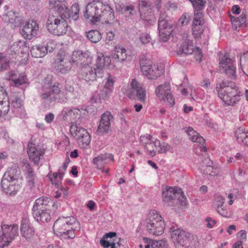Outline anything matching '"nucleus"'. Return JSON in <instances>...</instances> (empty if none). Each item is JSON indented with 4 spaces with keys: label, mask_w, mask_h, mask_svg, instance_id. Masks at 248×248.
<instances>
[{
    "label": "nucleus",
    "mask_w": 248,
    "mask_h": 248,
    "mask_svg": "<svg viewBox=\"0 0 248 248\" xmlns=\"http://www.w3.org/2000/svg\"><path fill=\"white\" fill-rule=\"evenodd\" d=\"M53 27L54 28L51 27L49 32L54 35L60 36L66 33L68 25L64 18H61L60 22Z\"/></svg>",
    "instance_id": "obj_29"
},
{
    "label": "nucleus",
    "mask_w": 248,
    "mask_h": 248,
    "mask_svg": "<svg viewBox=\"0 0 248 248\" xmlns=\"http://www.w3.org/2000/svg\"><path fill=\"white\" fill-rule=\"evenodd\" d=\"M9 60L6 57L0 56V71L6 69L9 66Z\"/></svg>",
    "instance_id": "obj_53"
},
{
    "label": "nucleus",
    "mask_w": 248,
    "mask_h": 248,
    "mask_svg": "<svg viewBox=\"0 0 248 248\" xmlns=\"http://www.w3.org/2000/svg\"><path fill=\"white\" fill-rule=\"evenodd\" d=\"M194 48L192 41L187 40L181 45L178 51V54H191L194 52Z\"/></svg>",
    "instance_id": "obj_35"
},
{
    "label": "nucleus",
    "mask_w": 248,
    "mask_h": 248,
    "mask_svg": "<svg viewBox=\"0 0 248 248\" xmlns=\"http://www.w3.org/2000/svg\"><path fill=\"white\" fill-rule=\"evenodd\" d=\"M237 141L248 146V132L243 127L238 128L235 132Z\"/></svg>",
    "instance_id": "obj_32"
},
{
    "label": "nucleus",
    "mask_w": 248,
    "mask_h": 248,
    "mask_svg": "<svg viewBox=\"0 0 248 248\" xmlns=\"http://www.w3.org/2000/svg\"><path fill=\"white\" fill-rule=\"evenodd\" d=\"M51 203L49 198L42 197L36 200L32 208V215L37 221L48 222L51 219L47 207Z\"/></svg>",
    "instance_id": "obj_5"
},
{
    "label": "nucleus",
    "mask_w": 248,
    "mask_h": 248,
    "mask_svg": "<svg viewBox=\"0 0 248 248\" xmlns=\"http://www.w3.org/2000/svg\"><path fill=\"white\" fill-rule=\"evenodd\" d=\"M12 104L16 108H20L22 106V100L17 96H14L12 99Z\"/></svg>",
    "instance_id": "obj_59"
},
{
    "label": "nucleus",
    "mask_w": 248,
    "mask_h": 248,
    "mask_svg": "<svg viewBox=\"0 0 248 248\" xmlns=\"http://www.w3.org/2000/svg\"><path fill=\"white\" fill-rule=\"evenodd\" d=\"M61 20V18H59L57 15H54L52 11H50L46 21V28L48 31H50L51 27L54 28V25H57Z\"/></svg>",
    "instance_id": "obj_40"
},
{
    "label": "nucleus",
    "mask_w": 248,
    "mask_h": 248,
    "mask_svg": "<svg viewBox=\"0 0 248 248\" xmlns=\"http://www.w3.org/2000/svg\"><path fill=\"white\" fill-rule=\"evenodd\" d=\"M154 145L155 149L159 148V149H157V150H156V149L154 148L150 149L149 147L147 148L148 154L151 156H155L156 154L166 153L170 148V146L168 143L163 142L161 144L160 141L157 139L154 141Z\"/></svg>",
    "instance_id": "obj_26"
},
{
    "label": "nucleus",
    "mask_w": 248,
    "mask_h": 248,
    "mask_svg": "<svg viewBox=\"0 0 248 248\" xmlns=\"http://www.w3.org/2000/svg\"><path fill=\"white\" fill-rule=\"evenodd\" d=\"M81 130H86L81 127L79 125L76 124H72L70 126V132L71 134L77 139L78 137L80 136L82 134Z\"/></svg>",
    "instance_id": "obj_42"
},
{
    "label": "nucleus",
    "mask_w": 248,
    "mask_h": 248,
    "mask_svg": "<svg viewBox=\"0 0 248 248\" xmlns=\"http://www.w3.org/2000/svg\"><path fill=\"white\" fill-rule=\"evenodd\" d=\"M192 24H204L203 14L202 12H194Z\"/></svg>",
    "instance_id": "obj_50"
},
{
    "label": "nucleus",
    "mask_w": 248,
    "mask_h": 248,
    "mask_svg": "<svg viewBox=\"0 0 248 248\" xmlns=\"http://www.w3.org/2000/svg\"><path fill=\"white\" fill-rule=\"evenodd\" d=\"M220 71L221 73L226 74L228 77L236 76V67L234 61L230 58L227 54H225L219 59Z\"/></svg>",
    "instance_id": "obj_12"
},
{
    "label": "nucleus",
    "mask_w": 248,
    "mask_h": 248,
    "mask_svg": "<svg viewBox=\"0 0 248 248\" xmlns=\"http://www.w3.org/2000/svg\"><path fill=\"white\" fill-rule=\"evenodd\" d=\"M26 171V186L29 189H32L35 185L36 176L32 168L28 162H25L23 165Z\"/></svg>",
    "instance_id": "obj_25"
},
{
    "label": "nucleus",
    "mask_w": 248,
    "mask_h": 248,
    "mask_svg": "<svg viewBox=\"0 0 248 248\" xmlns=\"http://www.w3.org/2000/svg\"><path fill=\"white\" fill-rule=\"evenodd\" d=\"M10 78H13L14 77L17 78H26V75L24 72L20 71L18 69H16L11 71L10 73Z\"/></svg>",
    "instance_id": "obj_58"
},
{
    "label": "nucleus",
    "mask_w": 248,
    "mask_h": 248,
    "mask_svg": "<svg viewBox=\"0 0 248 248\" xmlns=\"http://www.w3.org/2000/svg\"><path fill=\"white\" fill-rule=\"evenodd\" d=\"M195 52V58L196 60V61H201L202 57V51L201 49H200L199 47H196L195 49L194 50V52Z\"/></svg>",
    "instance_id": "obj_63"
},
{
    "label": "nucleus",
    "mask_w": 248,
    "mask_h": 248,
    "mask_svg": "<svg viewBox=\"0 0 248 248\" xmlns=\"http://www.w3.org/2000/svg\"><path fill=\"white\" fill-rule=\"evenodd\" d=\"M18 235V226L16 224L2 223L0 230V248H4Z\"/></svg>",
    "instance_id": "obj_6"
},
{
    "label": "nucleus",
    "mask_w": 248,
    "mask_h": 248,
    "mask_svg": "<svg viewBox=\"0 0 248 248\" xmlns=\"http://www.w3.org/2000/svg\"><path fill=\"white\" fill-rule=\"evenodd\" d=\"M113 160V155L112 154H105L94 157L93 162L98 169L102 170L108 161Z\"/></svg>",
    "instance_id": "obj_28"
},
{
    "label": "nucleus",
    "mask_w": 248,
    "mask_h": 248,
    "mask_svg": "<svg viewBox=\"0 0 248 248\" xmlns=\"http://www.w3.org/2000/svg\"><path fill=\"white\" fill-rule=\"evenodd\" d=\"M140 141L145 148L148 145L154 144V141L152 140V136L150 135L141 136L140 137Z\"/></svg>",
    "instance_id": "obj_48"
},
{
    "label": "nucleus",
    "mask_w": 248,
    "mask_h": 248,
    "mask_svg": "<svg viewBox=\"0 0 248 248\" xmlns=\"http://www.w3.org/2000/svg\"><path fill=\"white\" fill-rule=\"evenodd\" d=\"M179 188L166 186L162 189V194L163 202L168 206L175 204L176 198Z\"/></svg>",
    "instance_id": "obj_17"
},
{
    "label": "nucleus",
    "mask_w": 248,
    "mask_h": 248,
    "mask_svg": "<svg viewBox=\"0 0 248 248\" xmlns=\"http://www.w3.org/2000/svg\"><path fill=\"white\" fill-rule=\"evenodd\" d=\"M167 243L163 240L154 241L151 244L152 248H166Z\"/></svg>",
    "instance_id": "obj_55"
},
{
    "label": "nucleus",
    "mask_w": 248,
    "mask_h": 248,
    "mask_svg": "<svg viewBox=\"0 0 248 248\" xmlns=\"http://www.w3.org/2000/svg\"><path fill=\"white\" fill-rule=\"evenodd\" d=\"M27 78H13L10 81V84L12 86H15L21 89L26 87L27 83Z\"/></svg>",
    "instance_id": "obj_45"
},
{
    "label": "nucleus",
    "mask_w": 248,
    "mask_h": 248,
    "mask_svg": "<svg viewBox=\"0 0 248 248\" xmlns=\"http://www.w3.org/2000/svg\"><path fill=\"white\" fill-rule=\"evenodd\" d=\"M17 182L13 183H1V187L3 191L10 194V195H15L20 188L19 184H17Z\"/></svg>",
    "instance_id": "obj_31"
},
{
    "label": "nucleus",
    "mask_w": 248,
    "mask_h": 248,
    "mask_svg": "<svg viewBox=\"0 0 248 248\" xmlns=\"http://www.w3.org/2000/svg\"><path fill=\"white\" fill-rule=\"evenodd\" d=\"M126 51L124 47H116L115 53L112 55V58L117 62H123L127 58Z\"/></svg>",
    "instance_id": "obj_38"
},
{
    "label": "nucleus",
    "mask_w": 248,
    "mask_h": 248,
    "mask_svg": "<svg viewBox=\"0 0 248 248\" xmlns=\"http://www.w3.org/2000/svg\"><path fill=\"white\" fill-rule=\"evenodd\" d=\"M225 202V199L221 196H216L215 197L214 203L217 207L222 206Z\"/></svg>",
    "instance_id": "obj_60"
},
{
    "label": "nucleus",
    "mask_w": 248,
    "mask_h": 248,
    "mask_svg": "<svg viewBox=\"0 0 248 248\" xmlns=\"http://www.w3.org/2000/svg\"><path fill=\"white\" fill-rule=\"evenodd\" d=\"M113 119V116L109 111H106L101 117L100 123L96 132L99 135H104L110 130V122Z\"/></svg>",
    "instance_id": "obj_15"
},
{
    "label": "nucleus",
    "mask_w": 248,
    "mask_h": 248,
    "mask_svg": "<svg viewBox=\"0 0 248 248\" xmlns=\"http://www.w3.org/2000/svg\"><path fill=\"white\" fill-rule=\"evenodd\" d=\"M49 7L57 12L55 13L59 15L61 18H69L71 17L70 11L68 8L65 1L59 0H49Z\"/></svg>",
    "instance_id": "obj_14"
},
{
    "label": "nucleus",
    "mask_w": 248,
    "mask_h": 248,
    "mask_svg": "<svg viewBox=\"0 0 248 248\" xmlns=\"http://www.w3.org/2000/svg\"><path fill=\"white\" fill-rule=\"evenodd\" d=\"M140 18L145 25H153L155 22V17L153 14V7L148 0H140L138 5Z\"/></svg>",
    "instance_id": "obj_7"
},
{
    "label": "nucleus",
    "mask_w": 248,
    "mask_h": 248,
    "mask_svg": "<svg viewBox=\"0 0 248 248\" xmlns=\"http://www.w3.org/2000/svg\"><path fill=\"white\" fill-rule=\"evenodd\" d=\"M140 39L142 44H146L151 41V37L148 33L143 32L140 34Z\"/></svg>",
    "instance_id": "obj_57"
},
{
    "label": "nucleus",
    "mask_w": 248,
    "mask_h": 248,
    "mask_svg": "<svg viewBox=\"0 0 248 248\" xmlns=\"http://www.w3.org/2000/svg\"><path fill=\"white\" fill-rule=\"evenodd\" d=\"M103 7V3L100 0H93L89 2L84 14L85 18L93 23L100 21Z\"/></svg>",
    "instance_id": "obj_8"
},
{
    "label": "nucleus",
    "mask_w": 248,
    "mask_h": 248,
    "mask_svg": "<svg viewBox=\"0 0 248 248\" xmlns=\"http://www.w3.org/2000/svg\"><path fill=\"white\" fill-rule=\"evenodd\" d=\"M141 71L145 76H151L155 78H159L164 74L165 70L162 66H158L155 64L140 67Z\"/></svg>",
    "instance_id": "obj_21"
},
{
    "label": "nucleus",
    "mask_w": 248,
    "mask_h": 248,
    "mask_svg": "<svg viewBox=\"0 0 248 248\" xmlns=\"http://www.w3.org/2000/svg\"><path fill=\"white\" fill-rule=\"evenodd\" d=\"M134 10L135 6L133 5H130L122 8V11L123 13L126 14L127 12H128V16H129L133 15V12L134 11Z\"/></svg>",
    "instance_id": "obj_61"
},
{
    "label": "nucleus",
    "mask_w": 248,
    "mask_h": 248,
    "mask_svg": "<svg viewBox=\"0 0 248 248\" xmlns=\"http://www.w3.org/2000/svg\"><path fill=\"white\" fill-rule=\"evenodd\" d=\"M86 35L89 40L93 43L98 42L102 38V35L99 31L91 30L86 33Z\"/></svg>",
    "instance_id": "obj_39"
},
{
    "label": "nucleus",
    "mask_w": 248,
    "mask_h": 248,
    "mask_svg": "<svg viewBox=\"0 0 248 248\" xmlns=\"http://www.w3.org/2000/svg\"><path fill=\"white\" fill-rule=\"evenodd\" d=\"M92 58L89 56L87 53H83L82 51L76 50L73 52L71 60L72 62L77 64L82 65L81 68L84 66L89 65L91 62Z\"/></svg>",
    "instance_id": "obj_20"
},
{
    "label": "nucleus",
    "mask_w": 248,
    "mask_h": 248,
    "mask_svg": "<svg viewBox=\"0 0 248 248\" xmlns=\"http://www.w3.org/2000/svg\"><path fill=\"white\" fill-rule=\"evenodd\" d=\"M204 24H192V30L193 35L195 38L199 37L203 32V25Z\"/></svg>",
    "instance_id": "obj_44"
},
{
    "label": "nucleus",
    "mask_w": 248,
    "mask_h": 248,
    "mask_svg": "<svg viewBox=\"0 0 248 248\" xmlns=\"http://www.w3.org/2000/svg\"><path fill=\"white\" fill-rule=\"evenodd\" d=\"M64 174V172L62 171L61 169H60L59 170V174H58L57 172H54L52 174H48L47 176L52 184L57 185L58 183L56 182V180L57 179H61Z\"/></svg>",
    "instance_id": "obj_47"
},
{
    "label": "nucleus",
    "mask_w": 248,
    "mask_h": 248,
    "mask_svg": "<svg viewBox=\"0 0 248 248\" xmlns=\"http://www.w3.org/2000/svg\"><path fill=\"white\" fill-rule=\"evenodd\" d=\"M233 23L236 26H242L244 25L246 26L247 25L246 23V15L243 13L240 16L237 17L233 21Z\"/></svg>",
    "instance_id": "obj_51"
},
{
    "label": "nucleus",
    "mask_w": 248,
    "mask_h": 248,
    "mask_svg": "<svg viewBox=\"0 0 248 248\" xmlns=\"http://www.w3.org/2000/svg\"><path fill=\"white\" fill-rule=\"evenodd\" d=\"M18 170L16 168H11L8 170L4 174L1 183H13L18 180Z\"/></svg>",
    "instance_id": "obj_30"
},
{
    "label": "nucleus",
    "mask_w": 248,
    "mask_h": 248,
    "mask_svg": "<svg viewBox=\"0 0 248 248\" xmlns=\"http://www.w3.org/2000/svg\"><path fill=\"white\" fill-rule=\"evenodd\" d=\"M216 89L218 97L227 106H235L244 94L234 82L227 79L217 84Z\"/></svg>",
    "instance_id": "obj_1"
},
{
    "label": "nucleus",
    "mask_w": 248,
    "mask_h": 248,
    "mask_svg": "<svg viewBox=\"0 0 248 248\" xmlns=\"http://www.w3.org/2000/svg\"><path fill=\"white\" fill-rule=\"evenodd\" d=\"M146 231L151 234L155 236L161 235L165 229V223L159 212L155 210H151L146 219Z\"/></svg>",
    "instance_id": "obj_4"
},
{
    "label": "nucleus",
    "mask_w": 248,
    "mask_h": 248,
    "mask_svg": "<svg viewBox=\"0 0 248 248\" xmlns=\"http://www.w3.org/2000/svg\"><path fill=\"white\" fill-rule=\"evenodd\" d=\"M43 86L42 92L40 93V96L42 100L48 101L51 103L55 101L54 93L52 92V83L51 79L49 78H45Z\"/></svg>",
    "instance_id": "obj_18"
},
{
    "label": "nucleus",
    "mask_w": 248,
    "mask_h": 248,
    "mask_svg": "<svg viewBox=\"0 0 248 248\" xmlns=\"http://www.w3.org/2000/svg\"><path fill=\"white\" fill-rule=\"evenodd\" d=\"M113 83L114 81L112 78H108L103 90V92H104L106 95H108L112 92L113 89Z\"/></svg>",
    "instance_id": "obj_49"
},
{
    "label": "nucleus",
    "mask_w": 248,
    "mask_h": 248,
    "mask_svg": "<svg viewBox=\"0 0 248 248\" xmlns=\"http://www.w3.org/2000/svg\"><path fill=\"white\" fill-rule=\"evenodd\" d=\"M140 66H145L151 64V61L148 56L145 54H141L139 58Z\"/></svg>",
    "instance_id": "obj_52"
},
{
    "label": "nucleus",
    "mask_w": 248,
    "mask_h": 248,
    "mask_svg": "<svg viewBox=\"0 0 248 248\" xmlns=\"http://www.w3.org/2000/svg\"><path fill=\"white\" fill-rule=\"evenodd\" d=\"M190 19L189 14L187 13H185L179 18L178 22L182 26L186 25L188 23Z\"/></svg>",
    "instance_id": "obj_54"
},
{
    "label": "nucleus",
    "mask_w": 248,
    "mask_h": 248,
    "mask_svg": "<svg viewBox=\"0 0 248 248\" xmlns=\"http://www.w3.org/2000/svg\"><path fill=\"white\" fill-rule=\"evenodd\" d=\"M54 232L64 238L73 239L80 230L78 220L74 217H60L53 226Z\"/></svg>",
    "instance_id": "obj_2"
},
{
    "label": "nucleus",
    "mask_w": 248,
    "mask_h": 248,
    "mask_svg": "<svg viewBox=\"0 0 248 248\" xmlns=\"http://www.w3.org/2000/svg\"><path fill=\"white\" fill-rule=\"evenodd\" d=\"M170 231L176 248H189L193 241H196L195 235L178 228L175 224L171 225Z\"/></svg>",
    "instance_id": "obj_3"
},
{
    "label": "nucleus",
    "mask_w": 248,
    "mask_h": 248,
    "mask_svg": "<svg viewBox=\"0 0 248 248\" xmlns=\"http://www.w3.org/2000/svg\"><path fill=\"white\" fill-rule=\"evenodd\" d=\"M116 236V233L115 232L106 233L101 239L100 243L104 248H108L109 247H110V248H116L115 244L113 242H109L107 240L108 238H113Z\"/></svg>",
    "instance_id": "obj_36"
},
{
    "label": "nucleus",
    "mask_w": 248,
    "mask_h": 248,
    "mask_svg": "<svg viewBox=\"0 0 248 248\" xmlns=\"http://www.w3.org/2000/svg\"><path fill=\"white\" fill-rule=\"evenodd\" d=\"M155 93L158 99L167 104L172 107L175 104L173 95L170 91V85L169 82L158 85L155 90Z\"/></svg>",
    "instance_id": "obj_10"
},
{
    "label": "nucleus",
    "mask_w": 248,
    "mask_h": 248,
    "mask_svg": "<svg viewBox=\"0 0 248 248\" xmlns=\"http://www.w3.org/2000/svg\"><path fill=\"white\" fill-rule=\"evenodd\" d=\"M178 192L176 198L175 204L179 203L182 206H186L187 204L186 198L184 195V193L181 188L178 190Z\"/></svg>",
    "instance_id": "obj_46"
},
{
    "label": "nucleus",
    "mask_w": 248,
    "mask_h": 248,
    "mask_svg": "<svg viewBox=\"0 0 248 248\" xmlns=\"http://www.w3.org/2000/svg\"><path fill=\"white\" fill-rule=\"evenodd\" d=\"M47 48L41 45L33 46L31 49V53L32 57L35 58H42L44 57L47 53Z\"/></svg>",
    "instance_id": "obj_34"
},
{
    "label": "nucleus",
    "mask_w": 248,
    "mask_h": 248,
    "mask_svg": "<svg viewBox=\"0 0 248 248\" xmlns=\"http://www.w3.org/2000/svg\"><path fill=\"white\" fill-rule=\"evenodd\" d=\"M52 92L54 93L55 101L65 102L68 99L67 93L62 91L59 87V83L55 82L52 87Z\"/></svg>",
    "instance_id": "obj_33"
},
{
    "label": "nucleus",
    "mask_w": 248,
    "mask_h": 248,
    "mask_svg": "<svg viewBox=\"0 0 248 248\" xmlns=\"http://www.w3.org/2000/svg\"><path fill=\"white\" fill-rule=\"evenodd\" d=\"M191 2L194 12H202L206 4V1L204 0H192Z\"/></svg>",
    "instance_id": "obj_41"
},
{
    "label": "nucleus",
    "mask_w": 248,
    "mask_h": 248,
    "mask_svg": "<svg viewBox=\"0 0 248 248\" xmlns=\"http://www.w3.org/2000/svg\"><path fill=\"white\" fill-rule=\"evenodd\" d=\"M7 16L8 18V21L11 23H15L16 19L17 18V16L16 15V13L13 11L8 12Z\"/></svg>",
    "instance_id": "obj_62"
},
{
    "label": "nucleus",
    "mask_w": 248,
    "mask_h": 248,
    "mask_svg": "<svg viewBox=\"0 0 248 248\" xmlns=\"http://www.w3.org/2000/svg\"><path fill=\"white\" fill-rule=\"evenodd\" d=\"M9 109L10 103L6 90L3 87L0 86V117L6 114Z\"/></svg>",
    "instance_id": "obj_24"
},
{
    "label": "nucleus",
    "mask_w": 248,
    "mask_h": 248,
    "mask_svg": "<svg viewBox=\"0 0 248 248\" xmlns=\"http://www.w3.org/2000/svg\"><path fill=\"white\" fill-rule=\"evenodd\" d=\"M103 59V55L101 53L100 56H98L96 59V67L93 69L89 65L84 66L81 68L80 75L83 77H87L90 76V77L96 76L97 78H102L103 73V69L104 67Z\"/></svg>",
    "instance_id": "obj_11"
},
{
    "label": "nucleus",
    "mask_w": 248,
    "mask_h": 248,
    "mask_svg": "<svg viewBox=\"0 0 248 248\" xmlns=\"http://www.w3.org/2000/svg\"><path fill=\"white\" fill-rule=\"evenodd\" d=\"M102 11L101 16V19L102 18L103 20L107 24L113 23L114 19V12L113 9L108 4H105L103 3V7L102 8Z\"/></svg>",
    "instance_id": "obj_27"
},
{
    "label": "nucleus",
    "mask_w": 248,
    "mask_h": 248,
    "mask_svg": "<svg viewBox=\"0 0 248 248\" xmlns=\"http://www.w3.org/2000/svg\"><path fill=\"white\" fill-rule=\"evenodd\" d=\"M72 10H75L74 14L70 12L71 17L69 18H72L74 20H77L78 18L79 7L78 5L76 3L72 6Z\"/></svg>",
    "instance_id": "obj_56"
},
{
    "label": "nucleus",
    "mask_w": 248,
    "mask_h": 248,
    "mask_svg": "<svg viewBox=\"0 0 248 248\" xmlns=\"http://www.w3.org/2000/svg\"><path fill=\"white\" fill-rule=\"evenodd\" d=\"M27 153L30 159L35 164H38L41 157L45 154V150L40 145L29 142L28 144Z\"/></svg>",
    "instance_id": "obj_16"
},
{
    "label": "nucleus",
    "mask_w": 248,
    "mask_h": 248,
    "mask_svg": "<svg viewBox=\"0 0 248 248\" xmlns=\"http://www.w3.org/2000/svg\"><path fill=\"white\" fill-rule=\"evenodd\" d=\"M127 93L129 98H133L136 96L138 100L141 102L144 101L146 94L143 84L139 82L136 78L132 79Z\"/></svg>",
    "instance_id": "obj_13"
},
{
    "label": "nucleus",
    "mask_w": 248,
    "mask_h": 248,
    "mask_svg": "<svg viewBox=\"0 0 248 248\" xmlns=\"http://www.w3.org/2000/svg\"><path fill=\"white\" fill-rule=\"evenodd\" d=\"M82 134L77 139L79 146L82 148H85L90 143L91 138L86 130H81Z\"/></svg>",
    "instance_id": "obj_37"
},
{
    "label": "nucleus",
    "mask_w": 248,
    "mask_h": 248,
    "mask_svg": "<svg viewBox=\"0 0 248 248\" xmlns=\"http://www.w3.org/2000/svg\"><path fill=\"white\" fill-rule=\"evenodd\" d=\"M54 70L57 73H65L67 69L64 67V59L58 58L55 61Z\"/></svg>",
    "instance_id": "obj_43"
},
{
    "label": "nucleus",
    "mask_w": 248,
    "mask_h": 248,
    "mask_svg": "<svg viewBox=\"0 0 248 248\" xmlns=\"http://www.w3.org/2000/svg\"><path fill=\"white\" fill-rule=\"evenodd\" d=\"M173 27V24L167 15L165 13L160 15L158 21V29L161 41L165 42L169 40L172 31Z\"/></svg>",
    "instance_id": "obj_9"
},
{
    "label": "nucleus",
    "mask_w": 248,
    "mask_h": 248,
    "mask_svg": "<svg viewBox=\"0 0 248 248\" xmlns=\"http://www.w3.org/2000/svg\"><path fill=\"white\" fill-rule=\"evenodd\" d=\"M39 28L37 22L32 20L24 26L20 33L25 38L30 40L37 35Z\"/></svg>",
    "instance_id": "obj_19"
},
{
    "label": "nucleus",
    "mask_w": 248,
    "mask_h": 248,
    "mask_svg": "<svg viewBox=\"0 0 248 248\" xmlns=\"http://www.w3.org/2000/svg\"><path fill=\"white\" fill-rule=\"evenodd\" d=\"M238 237L239 238V241H242L243 242H245L247 239V232L245 230H241L238 233Z\"/></svg>",
    "instance_id": "obj_64"
},
{
    "label": "nucleus",
    "mask_w": 248,
    "mask_h": 248,
    "mask_svg": "<svg viewBox=\"0 0 248 248\" xmlns=\"http://www.w3.org/2000/svg\"><path fill=\"white\" fill-rule=\"evenodd\" d=\"M20 233L27 240L31 239L34 235L33 227L27 219H23L20 225Z\"/></svg>",
    "instance_id": "obj_23"
},
{
    "label": "nucleus",
    "mask_w": 248,
    "mask_h": 248,
    "mask_svg": "<svg viewBox=\"0 0 248 248\" xmlns=\"http://www.w3.org/2000/svg\"><path fill=\"white\" fill-rule=\"evenodd\" d=\"M186 132L190 140L193 142H197L200 144L199 148L201 151L205 152L206 151V148L204 145L205 140L198 132L190 127H186Z\"/></svg>",
    "instance_id": "obj_22"
}]
</instances>
